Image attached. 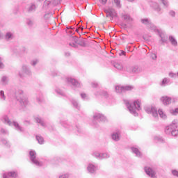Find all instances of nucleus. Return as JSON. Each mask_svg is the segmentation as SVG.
<instances>
[{"label":"nucleus","mask_w":178,"mask_h":178,"mask_svg":"<svg viewBox=\"0 0 178 178\" xmlns=\"http://www.w3.org/2000/svg\"><path fill=\"white\" fill-rule=\"evenodd\" d=\"M124 102L130 113L134 115V116H138L137 111L141 109V107L140 106V100H136L133 103H130V102L127 100H124Z\"/></svg>","instance_id":"nucleus-1"},{"label":"nucleus","mask_w":178,"mask_h":178,"mask_svg":"<svg viewBox=\"0 0 178 178\" xmlns=\"http://www.w3.org/2000/svg\"><path fill=\"white\" fill-rule=\"evenodd\" d=\"M15 98L19 103L20 109H24L27 105H29V100L27 97L24 96L22 90H17L15 91Z\"/></svg>","instance_id":"nucleus-2"},{"label":"nucleus","mask_w":178,"mask_h":178,"mask_svg":"<svg viewBox=\"0 0 178 178\" xmlns=\"http://www.w3.org/2000/svg\"><path fill=\"white\" fill-rule=\"evenodd\" d=\"M1 120L5 123L6 124H8V126H14L15 130H17V131H19L20 133H22L23 131H24V129H23V127H22V126H20V124H19V122H16V121H13L12 122V121H10V120L9 119V117H8V115H3L1 117Z\"/></svg>","instance_id":"nucleus-3"},{"label":"nucleus","mask_w":178,"mask_h":178,"mask_svg":"<svg viewBox=\"0 0 178 178\" xmlns=\"http://www.w3.org/2000/svg\"><path fill=\"white\" fill-rule=\"evenodd\" d=\"M62 0H45L43 4L44 9H52L56 5H59Z\"/></svg>","instance_id":"nucleus-4"},{"label":"nucleus","mask_w":178,"mask_h":178,"mask_svg":"<svg viewBox=\"0 0 178 178\" xmlns=\"http://www.w3.org/2000/svg\"><path fill=\"white\" fill-rule=\"evenodd\" d=\"M29 156L31 161L33 165H35V166H42V162H40L38 161V159H37V153L34 150H31L29 152Z\"/></svg>","instance_id":"nucleus-5"},{"label":"nucleus","mask_w":178,"mask_h":178,"mask_svg":"<svg viewBox=\"0 0 178 178\" xmlns=\"http://www.w3.org/2000/svg\"><path fill=\"white\" fill-rule=\"evenodd\" d=\"M115 88V92H117V94H122V92H126V91H131V90H134V86H116Z\"/></svg>","instance_id":"nucleus-6"},{"label":"nucleus","mask_w":178,"mask_h":178,"mask_svg":"<svg viewBox=\"0 0 178 178\" xmlns=\"http://www.w3.org/2000/svg\"><path fill=\"white\" fill-rule=\"evenodd\" d=\"M165 134L168 136H172L173 137H177L178 136V129H175L172 125H168L165 129Z\"/></svg>","instance_id":"nucleus-7"},{"label":"nucleus","mask_w":178,"mask_h":178,"mask_svg":"<svg viewBox=\"0 0 178 178\" xmlns=\"http://www.w3.org/2000/svg\"><path fill=\"white\" fill-rule=\"evenodd\" d=\"M145 111L147 113L152 115L154 119H158V110H156V108L154 106H146L145 107Z\"/></svg>","instance_id":"nucleus-8"},{"label":"nucleus","mask_w":178,"mask_h":178,"mask_svg":"<svg viewBox=\"0 0 178 178\" xmlns=\"http://www.w3.org/2000/svg\"><path fill=\"white\" fill-rule=\"evenodd\" d=\"M66 81L68 84H72L76 88H80L81 83L74 78L68 77L66 78Z\"/></svg>","instance_id":"nucleus-9"},{"label":"nucleus","mask_w":178,"mask_h":178,"mask_svg":"<svg viewBox=\"0 0 178 178\" xmlns=\"http://www.w3.org/2000/svg\"><path fill=\"white\" fill-rule=\"evenodd\" d=\"M59 123H60V124L63 125V127H76V130L79 133V134H80L81 133V129L78 128L79 126H77V125H73V124H72L66 121H63L62 120H60L59 121Z\"/></svg>","instance_id":"nucleus-10"},{"label":"nucleus","mask_w":178,"mask_h":178,"mask_svg":"<svg viewBox=\"0 0 178 178\" xmlns=\"http://www.w3.org/2000/svg\"><path fill=\"white\" fill-rule=\"evenodd\" d=\"M145 172L147 176L151 178H156V172L155 170L151 167L146 166L145 167Z\"/></svg>","instance_id":"nucleus-11"},{"label":"nucleus","mask_w":178,"mask_h":178,"mask_svg":"<svg viewBox=\"0 0 178 178\" xmlns=\"http://www.w3.org/2000/svg\"><path fill=\"white\" fill-rule=\"evenodd\" d=\"M87 170L90 175H95V173L98 170V165L92 163H90L88 165Z\"/></svg>","instance_id":"nucleus-12"},{"label":"nucleus","mask_w":178,"mask_h":178,"mask_svg":"<svg viewBox=\"0 0 178 178\" xmlns=\"http://www.w3.org/2000/svg\"><path fill=\"white\" fill-rule=\"evenodd\" d=\"M93 120L98 122H106V117L99 113H96L93 115Z\"/></svg>","instance_id":"nucleus-13"},{"label":"nucleus","mask_w":178,"mask_h":178,"mask_svg":"<svg viewBox=\"0 0 178 178\" xmlns=\"http://www.w3.org/2000/svg\"><path fill=\"white\" fill-rule=\"evenodd\" d=\"M161 101L165 106H168L172 104V97L168 96H163L161 97Z\"/></svg>","instance_id":"nucleus-14"},{"label":"nucleus","mask_w":178,"mask_h":178,"mask_svg":"<svg viewBox=\"0 0 178 178\" xmlns=\"http://www.w3.org/2000/svg\"><path fill=\"white\" fill-rule=\"evenodd\" d=\"M3 39L5 41H7L8 42L12 41V40L15 39V33L11 31H8L6 33V34L3 35Z\"/></svg>","instance_id":"nucleus-15"},{"label":"nucleus","mask_w":178,"mask_h":178,"mask_svg":"<svg viewBox=\"0 0 178 178\" xmlns=\"http://www.w3.org/2000/svg\"><path fill=\"white\" fill-rule=\"evenodd\" d=\"M106 17H110L111 20H113L115 16H116V12L115 9L108 8V10H105Z\"/></svg>","instance_id":"nucleus-16"},{"label":"nucleus","mask_w":178,"mask_h":178,"mask_svg":"<svg viewBox=\"0 0 178 178\" xmlns=\"http://www.w3.org/2000/svg\"><path fill=\"white\" fill-rule=\"evenodd\" d=\"M27 13H34L37 10V6L34 3L29 4L26 8Z\"/></svg>","instance_id":"nucleus-17"},{"label":"nucleus","mask_w":178,"mask_h":178,"mask_svg":"<svg viewBox=\"0 0 178 178\" xmlns=\"http://www.w3.org/2000/svg\"><path fill=\"white\" fill-rule=\"evenodd\" d=\"M170 84H172V82L170 81V79L168 77H165L164 79H163L161 82H160L159 86H161V87H166L168 86H170Z\"/></svg>","instance_id":"nucleus-18"},{"label":"nucleus","mask_w":178,"mask_h":178,"mask_svg":"<svg viewBox=\"0 0 178 178\" xmlns=\"http://www.w3.org/2000/svg\"><path fill=\"white\" fill-rule=\"evenodd\" d=\"M120 131H115L111 134V138L113 141H119L120 140Z\"/></svg>","instance_id":"nucleus-19"},{"label":"nucleus","mask_w":178,"mask_h":178,"mask_svg":"<svg viewBox=\"0 0 178 178\" xmlns=\"http://www.w3.org/2000/svg\"><path fill=\"white\" fill-rule=\"evenodd\" d=\"M35 120L36 122V123H38V124H40V126H42V127H47V123H45V122L44 121V119H42L41 117L38 116L35 118Z\"/></svg>","instance_id":"nucleus-20"},{"label":"nucleus","mask_w":178,"mask_h":178,"mask_svg":"<svg viewBox=\"0 0 178 178\" xmlns=\"http://www.w3.org/2000/svg\"><path fill=\"white\" fill-rule=\"evenodd\" d=\"M3 178H17V172L15 171L9 172L8 173L3 174Z\"/></svg>","instance_id":"nucleus-21"},{"label":"nucleus","mask_w":178,"mask_h":178,"mask_svg":"<svg viewBox=\"0 0 178 178\" xmlns=\"http://www.w3.org/2000/svg\"><path fill=\"white\" fill-rule=\"evenodd\" d=\"M22 72L24 74H26V76H31V70L27 65H22Z\"/></svg>","instance_id":"nucleus-22"},{"label":"nucleus","mask_w":178,"mask_h":178,"mask_svg":"<svg viewBox=\"0 0 178 178\" xmlns=\"http://www.w3.org/2000/svg\"><path fill=\"white\" fill-rule=\"evenodd\" d=\"M122 18L128 24L133 22V18L129 14H122Z\"/></svg>","instance_id":"nucleus-23"},{"label":"nucleus","mask_w":178,"mask_h":178,"mask_svg":"<svg viewBox=\"0 0 178 178\" xmlns=\"http://www.w3.org/2000/svg\"><path fill=\"white\" fill-rule=\"evenodd\" d=\"M152 8L155 10V12H157V13H159L162 9L159 6V4L156 2H152L151 3Z\"/></svg>","instance_id":"nucleus-24"},{"label":"nucleus","mask_w":178,"mask_h":178,"mask_svg":"<svg viewBox=\"0 0 178 178\" xmlns=\"http://www.w3.org/2000/svg\"><path fill=\"white\" fill-rule=\"evenodd\" d=\"M70 40H71V41H73V42L70 43L69 45L70 47H73V48H76V47H77V44H77V41H79V38H77V37H76V36H72L70 38Z\"/></svg>","instance_id":"nucleus-25"},{"label":"nucleus","mask_w":178,"mask_h":178,"mask_svg":"<svg viewBox=\"0 0 178 178\" xmlns=\"http://www.w3.org/2000/svg\"><path fill=\"white\" fill-rule=\"evenodd\" d=\"M130 72L131 73L138 74V73H140L141 68H140V67H138V65L132 66L130 68Z\"/></svg>","instance_id":"nucleus-26"},{"label":"nucleus","mask_w":178,"mask_h":178,"mask_svg":"<svg viewBox=\"0 0 178 178\" xmlns=\"http://www.w3.org/2000/svg\"><path fill=\"white\" fill-rule=\"evenodd\" d=\"M131 149L132 152L136 154V156H137L138 158H141V155H142L141 152H140L138 148L132 147H131Z\"/></svg>","instance_id":"nucleus-27"},{"label":"nucleus","mask_w":178,"mask_h":178,"mask_svg":"<svg viewBox=\"0 0 178 178\" xmlns=\"http://www.w3.org/2000/svg\"><path fill=\"white\" fill-rule=\"evenodd\" d=\"M36 101L38 102V104H41L44 102V95L42 92H38L36 95Z\"/></svg>","instance_id":"nucleus-28"},{"label":"nucleus","mask_w":178,"mask_h":178,"mask_svg":"<svg viewBox=\"0 0 178 178\" xmlns=\"http://www.w3.org/2000/svg\"><path fill=\"white\" fill-rule=\"evenodd\" d=\"M70 101L74 108H76V109H77L78 111H80V104H79L77 100L72 99Z\"/></svg>","instance_id":"nucleus-29"},{"label":"nucleus","mask_w":178,"mask_h":178,"mask_svg":"<svg viewBox=\"0 0 178 178\" xmlns=\"http://www.w3.org/2000/svg\"><path fill=\"white\" fill-rule=\"evenodd\" d=\"M140 23H142V24H145V26H147L148 27L152 22L151 19L148 18H143L140 19Z\"/></svg>","instance_id":"nucleus-30"},{"label":"nucleus","mask_w":178,"mask_h":178,"mask_svg":"<svg viewBox=\"0 0 178 178\" xmlns=\"http://www.w3.org/2000/svg\"><path fill=\"white\" fill-rule=\"evenodd\" d=\"M92 156L96 158V159H99V161H102V153H99L98 152H95L92 154Z\"/></svg>","instance_id":"nucleus-31"},{"label":"nucleus","mask_w":178,"mask_h":178,"mask_svg":"<svg viewBox=\"0 0 178 178\" xmlns=\"http://www.w3.org/2000/svg\"><path fill=\"white\" fill-rule=\"evenodd\" d=\"M169 41L171 42L173 47H177V40L173 36H169Z\"/></svg>","instance_id":"nucleus-32"},{"label":"nucleus","mask_w":178,"mask_h":178,"mask_svg":"<svg viewBox=\"0 0 178 178\" xmlns=\"http://www.w3.org/2000/svg\"><path fill=\"white\" fill-rule=\"evenodd\" d=\"M8 83H9V77L6 76H3L1 78V83L3 86H7Z\"/></svg>","instance_id":"nucleus-33"},{"label":"nucleus","mask_w":178,"mask_h":178,"mask_svg":"<svg viewBox=\"0 0 178 178\" xmlns=\"http://www.w3.org/2000/svg\"><path fill=\"white\" fill-rule=\"evenodd\" d=\"M158 113L160 118H161V119H166V118H168V116L166 115V113L163 112V110L159 108L158 111Z\"/></svg>","instance_id":"nucleus-34"},{"label":"nucleus","mask_w":178,"mask_h":178,"mask_svg":"<svg viewBox=\"0 0 178 178\" xmlns=\"http://www.w3.org/2000/svg\"><path fill=\"white\" fill-rule=\"evenodd\" d=\"M36 140L38 143V144L42 145L44 144V138L40 135L36 136Z\"/></svg>","instance_id":"nucleus-35"},{"label":"nucleus","mask_w":178,"mask_h":178,"mask_svg":"<svg viewBox=\"0 0 178 178\" xmlns=\"http://www.w3.org/2000/svg\"><path fill=\"white\" fill-rule=\"evenodd\" d=\"M147 27H148V29H152L155 33H156L158 31V29H156V26L155 25H154V24H152V22H150V24H149V26Z\"/></svg>","instance_id":"nucleus-36"},{"label":"nucleus","mask_w":178,"mask_h":178,"mask_svg":"<svg viewBox=\"0 0 178 178\" xmlns=\"http://www.w3.org/2000/svg\"><path fill=\"white\" fill-rule=\"evenodd\" d=\"M1 142H2V144L5 145V147H6L7 148H10V143H9V141H8L6 139H2Z\"/></svg>","instance_id":"nucleus-37"},{"label":"nucleus","mask_w":178,"mask_h":178,"mask_svg":"<svg viewBox=\"0 0 178 178\" xmlns=\"http://www.w3.org/2000/svg\"><path fill=\"white\" fill-rule=\"evenodd\" d=\"M55 92H56V94L58 95H60L61 97L65 96V92H63V91H62L60 89H59L58 88H56L55 89Z\"/></svg>","instance_id":"nucleus-38"},{"label":"nucleus","mask_w":178,"mask_h":178,"mask_svg":"<svg viewBox=\"0 0 178 178\" xmlns=\"http://www.w3.org/2000/svg\"><path fill=\"white\" fill-rule=\"evenodd\" d=\"M159 37H161L162 42H168V36H165V35L160 33Z\"/></svg>","instance_id":"nucleus-39"},{"label":"nucleus","mask_w":178,"mask_h":178,"mask_svg":"<svg viewBox=\"0 0 178 178\" xmlns=\"http://www.w3.org/2000/svg\"><path fill=\"white\" fill-rule=\"evenodd\" d=\"M114 67H115V69H118V70H122V69H123V65L120 63H115Z\"/></svg>","instance_id":"nucleus-40"},{"label":"nucleus","mask_w":178,"mask_h":178,"mask_svg":"<svg viewBox=\"0 0 178 178\" xmlns=\"http://www.w3.org/2000/svg\"><path fill=\"white\" fill-rule=\"evenodd\" d=\"M108 158H111V154L108 152L102 153V159H108Z\"/></svg>","instance_id":"nucleus-41"},{"label":"nucleus","mask_w":178,"mask_h":178,"mask_svg":"<svg viewBox=\"0 0 178 178\" xmlns=\"http://www.w3.org/2000/svg\"><path fill=\"white\" fill-rule=\"evenodd\" d=\"M95 95H102L103 97H108V92L106 91H100L95 93Z\"/></svg>","instance_id":"nucleus-42"},{"label":"nucleus","mask_w":178,"mask_h":178,"mask_svg":"<svg viewBox=\"0 0 178 178\" xmlns=\"http://www.w3.org/2000/svg\"><path fill=\"white\" fill-rule=\"evenodd\" d=\"M177 123H178V120H174L172 122V124H170V126H172V127L174 129H175L176 130H177Z\"/></svg>","instance_id":"nucleus-43"},{"label":"nucleus","mask_w":178,"mask_h":178,"mask_svg":"<svg viewBox=\"0 0 178 178\" xmlns=\"http://www.w3.org/2000/svg\"><path fill=\"white\" fill-rule=\"evenodd\" d=\"M154 140L158 143H165V140H163V138H161L160 136H155Z\"/></svg>","instance_id":"nucleus-44"},{"label":"nucleus","mask_w":178,"mask_h":178,"mask_svg":"<svg viewBox=\"0 0 178 178\" xmlns=\"http://www.w3.org/2000/svg\"><path fill=\"white\" fill-rule=\"evenodd\" d=\"M26 24L27 26H29V27H33V26H34V21L30 19H28L26 20Z\"/></svg>","instance_id":"nucleus-45"},{"label":"nucleus","mask_w":178,"mask_h":178,"mask_svg":"<svg viewBox=\"0 0 178 178\" xmlns=\"http://www.w3.org/2000/svg\"><path fill=\"white\" fill-rule=\"evenodd\" d=\"M168 76L170 79H176L177 77V74L170 72H169Z\"/></svg>","instance_id":"nucleus-46"},{"label":"nucleus","mask_w":178,"mask_h":178,"mask_svg":"<svg viewBox=\"0 0 178 178\" xmlns=\"http://www.w3.org/2000/svg\"><path fill=\"white\" fill-rule=\"evenodd\" d=\"M114 3L116 5L117 8L120 9L122 8V4H120V0H114Z\"/></svg>","instance_id":"nucleus-47"},{"label":"nucleus","mask_w":178,"mask_h":178,"mask_svg":"<svg viewBox=\"0 0 178 178\" xmlns=\"http://www.w3.org/2000/svg\"><path fill=\"white\" fill-rule=\"evenodd\" d=\"M69 173H65V174H61L59 175L58 178H69L70 177Z\"/></svg>","instance_id":"nucleus-48"},{"label":"nucleus","mask_w":178,"mask_h":178,"mask_svg":"<svg viewBox=\"0 0 178 178\" xmlns=\"http://www.w3.org/2000/svg\"><path fill=\"white\" fill-rule=\"evenodd\" d=\"M0 131H1V134H4V136H7L8 134H9V132L8 131V130L3 128H1Z\"/></svg>","instance_id":"nucleus-49"},{"label":"nucleus","mask_w":178,"mask_h":178,"mask_svg":"<svg viewBox=\"0 0 178 178\" xmlns=\"http://www.w3.org/2000/svg\"><path fill=\"white\" fill-rule=\"evenodd\" d=\"M163 5H164V6L165 8H168L169 6V2L168 1V0H161Z\"/></svg>","instance_id":"nucleus-50"},{"label":"nucleus","mask_w":178,"mask_h":178,"mask_svg":"<svg viewBox=\"0 0 178 178\" xmlns=\"http://www.w3.org/2000/svg\"><path fill=\"white\" fill-rule=\"evenodd\" d=\"M37 63H38V60L35 59L31 61V65L32 66H35V65H37Z\"/></svg>","instance_id":"nucleus-51"},{"label":"nucleus","mask_w":178,"mask_h":178,"mask_svg":"<svg viewBox=\"0 0 178 178\" xmlns=\"http://www.w3.org/2000/svg\"><path fill=\"white\" fill-rule=\"evenodd\" d=\"M0 95L1 96L3 101H5L6 97H5V92H3V90L0 91Z\"/></svg>","instance_id":"nucleus-52"},{"label":"nucleus","mask_w":178,"mask_h":178,"mask_svg":"<svg viewBox=\"0 0 178 178\" xmlns=\"http://www.w3.org/2000/svg\"><path fill=\"white\" fill-rule=\"evenodd\" d=\"M5 67V65H3V59L0 57V69H3Z\"/></svg>","instance_id":"nucleus-53"},{"label":"nucleus","mask_w":178,"mask_h":178,"mask_svg":"<svg viewBox=\"0 0 178 178\" xmlns=\"http://www.w3.org/2000/svg\"><path fill=\"white\" fill-rule=\"evenodd\" d=\"M172 115H176L178 114V108H175V110H172L171 112Z\"/></svg>","instance_id":"nucleus-54"},{"label":"nucleus","mask_w":178,"mask_h":178,"mask_svg":"<svg viewBox=\"0 0 178 178\" xmlns=\"http://www.w3.org/2000/svg\"><path fill=\"white\" fill-rule=\"evenodd\" d=\"M91 86H92V87L93 88H97V87H98V83H97V82H92V83H91Z\"/></svg>","instance_id":"nucleus-55"},{"label":"nucleus","mask_w":178,"mask_h":178,"mask_svg":"<svg viewBox=\"0 0 178 178\" xmlns=\"http://www.w3.org/2000/svg\"><path fill=\"white\" fill-rule=\"evenodd\" d=\"M172 173L173 176H177V177H178V171L177 170H173L172 171Z\"/></svg>","instance_id":"nucleus-56"},{"label":"nucleus","mask_w":178,"mask_h":178,"mask_svg":"<svg viewBox=\"0 0 178 178\" xmlns=\"http://www.w3.org/2000/svg\"><path fill=\"white\" fill-rule=\"evenodd\" d=\"M169 15H170V16H172V17H175L176 13H175V11H173V10H171V11H170Z\"/></svg>","instance_id":"nucleus-57"},{"label":"nucleus","mask_w":178,"mask_h":178,"mask_svg":"<svg viewBox=\"0 0 178 178\" xmlns=\"http://www.w3.org/2000/svg\"><path fill=\"white\" fill-rule=\"evenodd\" d=\"M151 58H152V59H153V60H156V54H151Z\"/></svg>","instance_id":"nucleus-58"},{"label":"nucleus","mask_w":178,"mask_h":178,"mask_svg":"<svg viewBox=\"0 0 178 178\" xmlns=\"http://www.w3.org/2000/svg\"><path fill=\"white\" fill-rule=\"evenodd\" d=\"M81 97L82 99H87V95H86L85 93L81 94Z\"/></svg>","instance_id":"nucleus-59"},{"label":"nucleus","mask_w":178,"mask_h":178,"mask_svg":"<svg viewBox=\"0 0 178 178\" xmlns=\"http://www.w3.org/2000/svg\"><path fill=\"white\" fill-rule=\"evenodd\" d=\"M24 124H25V125L31 124V122L30 120H24Z\"/></svg>","instance_id":"nucleus-60"},{"label":"nucleus","mask_w":178,"mask_h":178,"mask_svg":"<svg viewBox=\"0 0 178 178\" xmlns=\"http://www.w3.org/2000/svg\"><path fill=\"white\" fill-rule=\"evenodd\" d=\"M178 99L177 97H172V102H173V104L177 102Z\"/></svg>","instance_id":"nucleus-61"},{"label":"nucleus","mask_w":178,"mask_h":178,"mask_svg":"<svg viewBox=\"0 0 178 178\" xmlns=\"http://www.w3.org/2000/svg\"><path fill=\"white\" fill-rule=\"evenodd\" d=\"M0 40H3V33L0 30Z\"/></svg>","instance_id":"nucleus-62"},{"label":"nucleus","mask_w":178,"mask_h":178,"mask_svg":"<svg viewBox=\"0 0 178 178\" xmlns=\"http://www.w3.org/2000/svg\"><path fill=\"white\" fill-rule=\"evenodd\" d=\"M101 3H102V5H105V3H106V2H108V0H100Z\"/></svg>","instance_id":"nucleus-63"},{"label":"nucleus","mask_w":178,"mask_h":178,"mask_svg":"<svg viewBox=\"0 0 178 178\" xmlns=\"http://www.w3.org/2000/svg\"><path fill=\"white\" fill-rule=\"evenodd\" d=\"M122 55H126V51H121V52L120 53V56H122Z\"/></svg>","instance_id":"nucleus-64"}]
</instances>
